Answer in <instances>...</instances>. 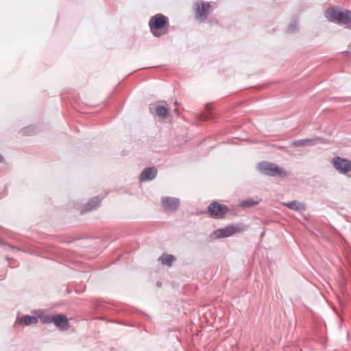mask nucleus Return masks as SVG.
I'll return each mask as SVG.
<instances>
[{
  "label": "nucleus",
  "instance_id": "1",
  "mask_svg": "<svg viewBox=\"0 0 351 351\" xmlns=\"http://www.w3.org/2000/svg\"><path fill=\"white\" fill-rule=\"evenodd\" d=\"M326 18L331 22L340 25H351V11L330 8L326 11Z\"/></svg>",
  "mask_w": 351,
  "mask_h": 351
},
{
  "label": "nucleus",
  "instance_id": "2",
  "mask_svg": "<svg viewBox=\"0 0 351 351\" xmlns=\"http://www.w3.org/2000/svg\"><path fill=\"white\" fill-rule=\"evenodd\" d=\"M168 25V18L162 14H157L152 16L149 21L151 32L155 37H160L166 33L163 28Z\"/></svg>",
  "mask_w": 351,
  "mask_h": 351
},
{
  "label": "nucleus",
  "instance_id": "3",
  "mask_svg": "<svg viewBox=\"0 0 351 351\" xmlns=\"http://www.w3.org/2000/svg\"><path fill=\"white\" fill-rule=\"evenodd\" d=\"M257 169L262 173L272 177L277 176L285 177L287 175V172L280 168L277 165L268 162L259 163L257 165Z\"/></svg>",
  "mask_w": 351,
  "mask_h": 351
},
{
  "label": "nucleus",
  "instance_id": "4",
  "mask_svg": "<svg viewBox=\"0 0 351 351\" xmlns=\"http://www.w3.org/2000/svg\"><path fill=\"white\" fill-rule=\"evenodd\" d=\"M245 230V227L242 223H234L226 226L224 228L218 229L213 234V238L220 239L223 237H229L234 233L243 232Z\"/></svg>",
  "mask_w": 351,
  "mask_h": 351
},
{
  "label": "nucleus",
  "instance_id": "5",
  "mask_svg": "<svg viewBox=\"0 0 351 351\" xmlns=\"http://www.w3.org/2000/svg\"><path fill=\"white\" fill-rule=\"evenodd\" d=\"M34 315H22L18 316L16 319V322L21 324L23 326H27L30 325H34L38 322V319L44 323V312L41 310H38L37 311H34Z\"/></svg>",
  "mask_w": 351,
  "mask_h": 351
},
{
  "label": "nucleus",
  "instance_id": "6",
  "mask_svg": "<svg viewBox=\"0 0 351 351\" xmlns=\"http://www.w3.org/2000/svg\"><path fill=\"white\" fill-rule=\"evenodd\" d=\"M208 213L213 218L222 219L225 214L228 211V208L224 205L219 204L217 202L211 203L208 206Z\"/></svg>",
  "mask_w": 351,
  "mask_h": 351
},
{
  "label": "nucleus",
  "instance_id": "7",
  "mask_svg": "<svg viewBox=\"0 0 351 351\" xmlns=\"http://www.w3.org/2000/svg\"><path fill=\"white\" fill-rule=\"evenodd\" d=\"M209 2L198 1L195 3V17L197 19L204 21L208 15L210 8Z\"/></svg>",
  "mask_w": 351,
  "mask_h": 351
},
{
  "label": "nucleus",
  "instance_id": "8",
  "mask_svg": "<svg viewBox=\"0 0 351 351\" xmlns=\"http://www.w3.org/2000/svg\"><path fill=\"white\" fill-rule=\"evenodd\" d=\"M53 322L55 325L62 330H66L69 327V324L67 317L63 314H59L56 316H53L51 318L50 317L45 316V324L51 323Z\"/></svg>",
  "mask_w": 351,
  "mask_h": 351
},
{
  "label": "nucleus",
  "instance_id": "9",
  "mask_svg": "<svg viewBox=\"0 0 351 351\" xmlns=\"http://www.w3.org/2000/svg\"><path fill=\"white\" fill-rule=\"evenodd\" d=\"M333 165L337 170L341 173H347L351 171V161L339 156H335L333 158Z\"/></svg>",
  "mask_w": 351,
  "mask_h": 351
},
{
  "label": "nucleus",
  "instance_id": "10",
  "mask_svg": "<svg viewBox=\"0 0 351 351\" xmlns=\"http://www.w3.org/2000/svg\"><path fill=\"white\" fill-rule=\"evenodd\" d=\"M162 207L170 211H176L180 205V199L176 197H164L161 199Z\"/></svg>",
  "mask_w": 351,
  "mask_h": 351
},
{
  "label": "nucleus",
  "instance_id": "11",
  "mask_svg": "<svg viewBox=\"0 0 351 351\" xmlns=\"http://www.w3.org/2000/svg\"><path fill=\"white\" fill-rule=\"evenodd\" d=\"M157 175V169L154 167L145 169L140 175L141 182H145L154 180Z\"/></svg>",
  "mask_w": 351,
  "mask_h": 351
},
{
  "label": "nucleus",
  "instance_id": "12",
  "mask_svg": "<svg viewBox=\"0 0 351 351\" xmlns=\"http://www.w3.org/2000/svg\"><path fill=\"white\" fill-rule=\"evenodd\" d=\"M318 138H304V139H300V140H295L291 142V145L295 147H311L314 146L317 144V141L318 140Z\"/></svg>",
  "mask_w": 351,
  "mask_h": 351
},
{
  "label": "nucleus",
  "instance_id": "13",
  "mask_svg": "<svg viewBox=\"0 0 351 351\" xmlns=\"http://www.w3.org/2000/svg\"><path fill=\"white\" fill-rule=\"evenodd\" d=\"M282 204L285 206L289 208V209L295 211L303 212L306 209L305 204L297 200H293L289 202H284L282 203Z\"/></svg>",
  "mask_w": 351,
  "mask_h": 351
},
{
  "label": "nucleus",
  "instance_id": "14",
  "mask_svg": "<svg viewBox=\"0 0 351 351\" xmlns=\"http://www.w3.org/2000/svg\"><path fill=\"white\" fill-rule=\"evenodd\" d=\"M100 199L98 197H93L84 206V211L88 212L99 207L100 205Z\"/></svg>",
  "mask_w": 351,
  "mask_h": 351
},
{
  "label": "nucleus",
  "instance_id": "15",
  "mask_svg": "<svg viewBox=\"0 0 351 351\" xmlns=\"http://www.w3.org/2000/svg\"><path fill=\"white\" fill-rule=\"evenodd\" d=\"M176 260V257L171 254H163L159 258V261L162 265L171 266L173 262Z\"/></svg>",
  "mask_w": 351,
  "mask_h": 351
},
{
  "label": "nucleus",
  "instance_id": "16",
  "mask_svg": "<svg viewBox=\"0 0 351 351\" xmlns=\"http://www.w3.org/2000/svg\"><path fill=\"white\" fill-rule=\"evenodd\" d=\"M155 111L156 114L161 118H165L168 113V109L164 106H158Z\"/></svg>",
  "mask_w": 351,
  "mask_h": 351
},
{
  "label": "nucleus",
  "instance_id": "17",
  "mask_svg": "<svg viewBox=\"0 0 351 351\" xmlns=\"http://www.w3.org/2000/svg\"><path fill=\"white\" fill-rule=\"evenodd\" d=\"M258 203V201H256L254 199H247L242 201L240 204V206L244 208H250L257 205Z\"/></svg>",
  "mask_w": 351,
  "mask_h": 351
},
{
  "label": "nucleus",
  "instance_id": "18",
  "mask_svg": "<svg viewBox=\"0 0 351 351\" xmlns=\"http://www.w3.org/2000/svg\"><path fill=\"white\" fill-rule=\"evenodd\" d=\"M298 30V24L295 21H293L290 23L287 27V32L289 33H293Z\"/></svg>",
  "mask_w": 351,
  "mask_h": 351
},
{
  "label": "nucleus",
  "instance_id": "19",
  "mask_svg": "<svg viewBox=\"0 0 351 351\" xmlns=\"http://www.w3.org/2000/svg\"><path fill=\"white\" fill-rule=\"evenodd\" d=\"M208 113H204L199 115V120L204 121L210 118L211 112L210 109H208Z\"/></svg>",
  "mask_w": 351,
  "mask_h": 351
},
{
  "label": "nucleus",
  "instance_id": "20",
  "mask_svg": "<svg viewBox=\"0 0 351 351\" xmlns=\"http://www.w3.org/2000/svg\"><path fill=\"white\" fill-rule=\"evenodd\" d=\"M34 130H35V128H34V127L29 126V127H28V128H25V129L23 130V132H24L25 133H27V134H31L32 132H33L34 131Z\"/></svg>",
  "mask_w": 351,
  "mask_h": 351
},
{
  "label": "nucleus",
  "instance_id": "21",
  "mask_svg": "<svg viewBox=\"0 0 351 351\" xmlns=\"http://www.w3.org/2000/svg\"><path fill=\"white\" fill-rule=\"evenodd\" d=\"M3 162V156L0 154V162Z\"/></svg>",
  "mask_w": 351,
  "mask_h": 351
},
{
  "label": "nucleus",
  "instance_id": "22",
  "mask_svg": "<svg viewBox=\"0 0 351 351\" xmlns=\"http://www.w3.org/2000/svg\"><path fill=\"white\" fill-rule=\"evenodd\" d=\"M348 48L351 49V43L348 45Z\"/></svg>",
  "mask_w": 351,
  "mask_h": 351
},
{
  "label": "nucleus",
  "instance_id": "23",
  "mask_svg": "<svg viewBox=\"0 0 351 351\" xmlns=\"http://www.w3.org/2000/svg\"><path fill=\"white\" fill-rule=\"evenodd\" d=\"M158 286H160V283L159 282H157Z\"/></svg>",
  "mask_w": 351,
  "mask_h": 351
}]
</instances>
